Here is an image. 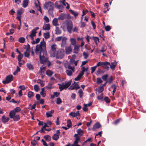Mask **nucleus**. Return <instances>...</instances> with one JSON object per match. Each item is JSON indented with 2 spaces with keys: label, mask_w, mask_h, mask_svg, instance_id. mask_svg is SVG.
Instances as JSON below:
<instances>
[{
  "label": "nucleus",
  "mask_w": 146,
  "mask_h": 146,
  "mask_svg": "<svg viewBox=\"0 0 146 146\" xmlns=\"http://www.w3.org/2000/svg\"><path fill=\"white\" fill-rule=\"evenodd\" d=\"M46 43L44 41V39H43V41H42L40 42V44L39 45L38 44L36 45L35 50V52L37 54V52H39L40 49V54H42V53H44L45 54V51H46Z\"/></svg>",
  "instance_id": "obj_1"
},
{
  "label": "nucleus",
  "mask_w": 146,
  "mask_h": 146,
  "mask_svg": "<svg viewBox=\"0 0 146 146\" xmlns=\"http://www.w3.org/2000/svg\"><path fill=\"white\" fill-rule=\"evenodd\" d=\"M44 9L48 10V13L51 15L53 14L54 10V3L48 1L45 3L44 5Z\"/></svg>",
  "instance_id": "obj_2"
},
{
  "label": "nucleus",
  "mask_w": 146,
  "mask_h": 146,
  "mask_svg": "<svg viewBox=\"0 0 146 146\" xmlns=\"http://www.w3.org/2000/svg\"><path fill=\"white\" fill-rule=\"evenodd\" d=\"M47 54L46 51H45V54L44 53H42V54H40V60L41 63L44 64L47 61L48 59L46 57Z\"/></svg>",
  "instance_id": "obj_3"
},
{
  "label": "nucleus",
  "mask_w": 146,
  "mask_h": 146,
  "mask_svg": "<svg viewBox=\"0 0 146 146\" xmlns=\"http://www.w3.org/2000/svg\"><path fill=\"white\" fill-rule=\"evenodd\" d=\"M64 50L63 49H59L57 52L56 55L57 59H61L64 56Z\"/></svg>",
  "instance_id": "obj_4"
},
{
  "label": "nucleus",
  "mask_w": 146,
  "mask_h": 146,
  "mask_svg": "<svg viewBox=\"0 0 146 146\" xmlns=\"http://www.w3.org/2000/svg\"><path fill=\"white\" fill-rule=\"evenodd\" d=\"M71 81L65 83V84L62 83L61 84H59V89H60V91H62L64 89H66L69 87L71 84Z\"/></svg>",
  "instance_id": "obj_5"
},
{
  "label": "nucleus",
  "mask_w": 146,
  "mask_h": 146,
  "mask_svg": "<svg viewBox=\"0 0 146 146\" xmlns=\"http://www.w3.org/2000/svg\"><path fill=\"white\" fill-rule=\"evenodd\" d=\"M9 116L11 118L13 119V120L15 121H18L20 119V115H16L15 113H13V114L9 113Z\"/></svg>",
  "instance_id": "obj_6"
},
{
  "label": "nucleus",
  "mask_w": 146,
  "mask_h": 146,
  "mask_svg": "<svg viewBox=\"0 0 146 146\" xmlns=\"http://www.w3.org/2000/svg\"><path fill=\"white\" fill-rule=\"evenodd\" d=\"M13 80V76L11 75L7 76L5 79V80H3L2 83L4 84H8L10 82Z\"/></svg>",
  "instance_id": "obj_7"
},
{
  "label": "nucleus",
  "mask_w": 146,
  "mask_h": 146,
  "mask_svg": "<svg viewBox=\"0 0 146 146\" xmlns=\"http://www.w3.org/2000/svg\"><path fill=\"white\" fill-rule=\"evenodd\" d=\"M70 17L69 14L67 15L66 14L62 13L59 16L58 19L59 20H63L64 19H68Z\"/></svg>",
  "instance_id": "obj_8"
},
{
  "label": "nucleus",
  "mask_w": 146,
  "mask_h": 146,
  "mask_svg": "<svg viewBox=\"0 0 146 146\" xmlns=\"http://www.w3.org/2000/svg\"><path fill=\"white\" fill-rule=\"evenodd\" d=\"M24 10L23 8H21L19 10L17 11V16L16 17V19L19 21H20V19L21 17V15L24 12Z\"/></svg>",
  "instance_id": "obj_9"
},
{
  "label": "nucleus",
  "mask_w": 146,
  "mask_h": 146,
  "mask_svg": "<svg viewBox=\"0 0 146 146\" xmlns=\"http://www.w3.org/2000/svg\"><path fill=\"white\" fill-rule=\"evenodd\" d=\"M51 52L52 53V56L54 57L56 55V45L55 44H52L51 46Z\"/></svg>",
  "instance_id": "obj_10"
},
{
  "label": "nucleus",
  "mask_w": 146,
  "mask_h": 146,
  "mask_svg": "<svg viewBox=\"0 0 146 146\" xmlns=\"http://www.w3.org/2000/svg\"><path fill=\"white\" fill-rule=\"evenodd\" d=\"M67 38L65 37H63L62 39V42L61 44V46L62 48H64L66 46Z\"/></svg>",
  "instance_id": "obj_11"
},
{
  "label": "nucleus",
  "mask_w": 146,
  "mask_h": 146,
  "mask_svg": "<svg viewBox=\"0 0 146 146\" xmlns=\"http://www.w3.org/2000/svg\"><path fill=\"white\" fill-rule=\"evenodd\" d=\"M72 47L71 45L68 46L65 48V52L66 54H70L72 51Z\"/></svg>",
  "instance_id": "obj_12"
},
{
  "label": "nucleus",
  "mask_w": 146,
  "mask_h": 146,
  "mask_svg": "<svg viewBox=\"0 0 146 146\" xmlns=\"http://www.w3.org/2000/svg\"><path fill=\"white\" fill-rule=\"evenodd\" d=\"M110 65V63L108 62H104L103 67L106 70L109 69V66Z\"/></svg>",
  "instance_id": "obj_13"
},
{
  "label": "nucleus",
  "mask_w": 146,
  "mask_h": 146,
  "mask_svg": "<svg viewBox=\"0 0 146 146\" xmlns=\"http://www.w3.org/2000/svg\"><path fill=\"white\" fill-rule=\"evenodd\" d=\"M39 29L38 27H36L34 28L33 30H32L31 31V34L29 35V36H36V34L37 33V32L36 31Z\"/></svg>",
  "instance_id": "obj_14"
},
{
  "label": "nucleus",
  "mask_w": 146,
  "mask_h": 146,
  "mask_svg": "<svg viewBox=\"0 0 146 146\" xmlns=\"http://www.w3.org/2000/svg\"><path fill=\"white\" fill-rule=\"evenodd\" d=\"M21 110V108L19 107H16L13 110H11L9 113L13 114V113H15V114L17 112H20Z\"/></svg>",
  "instance_id": "obj_15"
},
{
  "label": "nucleus",
  "mask_w": 146,
  "mask_h": 146,
  "mask_svg": "<svg viewBox=\"0 0 146 146\" xmlns=\"http://www.w3.org/2000/svg\"><path fill=\"white\" fill-rule=\"evenodd\" d=\"M1 120L5 124L8 122L9 120V117H6L5 115H3L1 118Z\"/></svg>",
  "instance_id": "obj_16"
},
{
  "label": "nucleus",
  "mask_w": 146,
  "mask_h": 146,
  "mask_svg": "<svg viewBox=\"0 0 146 146\" xmlns=\"http://www.w3.org/2000/svg\"><path fill=\"white\" fill-rule=\"evenodd\" d=\"M101 125L100 123L98 122L96 123L93 126L92 129L93 131L95 130L96 129H98L100 127Z\"/></svg>",
  "instance_id": "obj_17"
},
{
  "label": "nucleus",
  "mask_w": 146,
  "mask_h": 146,
  "mask_svg": "<svg viewBox=\"0 0 146 146\" xmlns=\"http://www.w3.org/2000/svg\"><path fill=\"white\" fill-rule=\"evenodd\" d=\"M117 62L115 61L111 63V64H110V68L112 70H115V68L117 65Z\"/></svg>",
  "instance_id": "obj_18"
},
{
  "label": "nucleus",
  "mask_w": 146,
  "mask_h": 146,
  "mask_svg": "<svg viewBox=\"0 0 146 146\" xmlns=\"http://www.w3.org/2000/svg\"><path fill=\"white\" fill-rule=\"evenodd\" d=\"M50 25L49 24L44 25L43 27V29L44 30H49L50 29Z\"/></svg>",
  "instance_id": "obj_19"
},
{
  "label": "nucleus",
  "mask_w": 146,
  "mask_h": 146,
  "mask_svg": "<svg viewBox=\"0 0 146 146\" xmlns=\"http://www.w3.org/2000/svg\"><path fill=\"white\" fill-rule=\"evenodd\" d=\"M29 2V0H24L23 1L22 7L24 8L27 7Z\"/></svg>",
  "instance_id": "obj_20"
},
{
  "label": "nucleus",
  "mask_w": 146,
  "mask_h": 146,
  "mask_svg": "<svg viewBox=\"0 0 146 146\" xmlns=\"http://www.w3.org/2000/svg\"><path fill=\"white\" fill-rule=\"evenodd\" d=\"M40 94L43 97H45L46 94L44 91V88H43L41 89V91L40 92Z\"/></svg>",
  "instance_id": "obj_21"
},
{
  "label": "nucleus",
  "mask_w": 146,
  "mask_h": 146,
  "mask_svg": "<svg viewBox=\"0 0 146 146\" xmlns=\"http://www.w3.org/2000/svg\"><path fill=\"white\" fill-rule=\"evenodd\" d=\"M26 66L30 70H33L34 69V67L32 64L29 63L27 64Z\"/></svg>",
  "instance_id": "obj_22"
},
{
  "label": "nucleus",
  "mask_w": 146,
  "mask_h": 146,
  "mask_svg": "<svg viewBox=\"0 0 146 146\" xmlns=\"http://www.w3.org/2000/svg\"><path fill=\"white\" fill-rule=\"evenodd\" d=\"M59 135L57 134H54L52 137V139L53 140L56 141L59 138Z\"/></svg>",
  "instance_id": "obj_23"
},
{
  "label": "nucleus",
  "mask_w": 146,
  "mask_h": 146,
  "mask_svg": "<svg viewBox=\"0 0 146 146\" xmlns=\"http://www.w3.org/2000/svg\"><path fill=\"white\" fill-rule=\"evenodd\" d=\"M70 13L72 15H73L75 18H76L77 16L78 15V12L72 10H70Z\"/></svg>",
  "instance_id": "obj_24"
},
{
  "label": "nucleus",
  "mask_w": 146,
  "mask_h": 146,
  "mask_svg": "<svg viewBox=\"0 0 146 146\" xmlns=\"http://www.w3.org/2000/svg\"><path fill=\"white\" fill-rule=\"evenodd\" d=\"M44 138L47 142L50 141L51 139L50 136L48 135H45L44 137Z\"/></svg>",
  "instance_id": "obj_25"
},
{
  "label": "nucleus",
  "mask_w": 146,
  "mask_h": 146,
  "mask_svg": "<svg viewBox=\"0 0 146 146\" xmlns=\"http://www.w3.org/2000/svg\"><path fill=\"white\" fill-rule=\"evenodd\" d=\"M70 40L72 45L74 46L76 45V39L74 38H71L70 39Z\"/></svg>",
  "instance_id": "obj_26"
},
{
  "label": "nucleus",
  "mask_w": 146,
  "mask_h": 146,
  "mask_svg": "<svg viewBox=\"0 0 146 146\" xmlns=\"http://www.w3.org/2000/svg\"><path fill=\"white\" fill-rule=\"evenodd\" d=\"M58 19L56 18H54L52 21V23L53 25L57 26L58 25Z\"/></svg>",
  "instance_id": "obj_27"
},
{
  "label": "nucleus",
  "mask_w": 146,
  "mask_h": 146,
  "mask_svg": "<svg viewBox=\"0 0 146 146\" xmlns=\"http://www.w3.org/2000/svg\"><path fill=\"white\" fill-rule=\"evenodd\" d=\"M111 88H113V90L112 91L113 95L114 96V94L116 92V90L117 89V86L115 84H113L111 86Z\"/></svg>",
  "instance_id": "obj_28"
},
{
  "label": "nucleus",
  "mask_w": 146,
  "mask_h": 146,
  "mask_svg": "<svg viewBox=\"0 0 146 146\" xmlns=\"http://www.w3.org/2000/svg\"><path fill=\"white\" fill-rule=\"evenodd\" d=\"M55 34L57 35H60L61 33V31L59 29V27H56L55 30Z\"/></svg>",
  "instance_id": "obj_29"
},
{
  "label": "nucleus",
  "mask_w": 146,
  "mask_h": 146,
  "mask_svg": "<svg viewBox=\"0 0 146 146\" xmlns=\"http://www.w3.org/2000/svg\"><path fill=\"white\" fill-rule=\"evenodd\" d=\"M96 90H97L98 92L100 93L104 91V88L102 86H100L98 87V88H96Z\"/></svg>",
  "instance_id": "obj_30"
},
{
  "label": "nucleus",
  "mask_w": 146,
  "mask_h": 146,
  "mask_svg": "<svg viewBox=\"0 0 146 146\" xmlns=\"http://www.w3.org/2000/svg\"><path fill=\"white\" fill-rule=\"evenodd\" d=\"M67 74L69 76H71L72 75V72H73L72 70H67L66 71Z\"/></svg>",
  "instance_id": "obj_31"
},
{
  "label": "nucleus",
  "mask_w": 146,
  "mask_h": 146,
  "mask_svg": "<svg viewBox=\"0 0 146 146\" xmlns=\"http://www.w3.org/2000/svg\"><path fill=\"white\" fill-rule=\"evenodd\" d=\"M46 74L48 76H51L53 74V72L52 71L48 70L46 72Z\"/></svg>",
  "instance_id": "obj_32"
},
{
  "label": "nucleus",
  "mask_w": 146,
  "mask_h": 146,
  "mask_svg": "<svg viewBox=\"0 0 146 146\" xmlns=\"http://www.w3.org/2000/svg\"><path fill=\"white\" fill-rule=\"evenodd\" d=\"M77 132L78 134L81 136H82L83 135V131L81 129H78L77 130Z\"/></svg>",
  "instance_id": "obj_33"
},
{
  "label": "nucleus",
  "mask_w": 146,
  "mask_h": 146,
  "mask_svg": "<svg viewBox=\"0 0 146 146\" xmlns=\"http://www.w3.org/2000/svg\"><path fill=\"white\" fill-rule=\"evenodd\" d=\"M83 76V75L80 73L78 76L74 78V80L75 81L79 80Z\"/></svg>",
  "instance_id": "obj_34"
},
{
  "label": "nucleus",
  "mask_w": 146,
  "mask_h": 146,
  "mask_svg": "<svg viewBox=\"0 0 146 146\" xmlns=\"http://www.w3.org/2000/svg\"><path fill=\"white\" fill-rule=\"evenodd\" d=\"M34 93L31 91L29 92L28 94V97L30 98L33 97L34 96Z\"/></svg>",
  "instance_id": "obj_35"
},
{
  "label": "nucleus",
  "mask_w": 146,
  "mask_h": 146,
  "mask_svg": "<svg viewBox=\"0 0 146 146\" xmlns=\"http://www.w3.org/2000/svg\"><path fill=\"white\" fill-rule=\"evenodd\" d=\"M67 127L68 128H70L72 126V123L71 122V120L70 119H68L67 121Z\"/></svg>",
  "instance_id": "obj_36"
},
{
  "label": "nucleus",
  "mask_w": 146,
  "mask_h": 146,
  "mask_svg": "<svg viewBox=\"0 0 146 146\" xmlns=\"http://www.w3.org/2000/svg\"><path fill=\"white\" fill-rule=\"evenodd\" d=\"M43 36L46 39H48L50 38V35L49 32L47 33H44L43 34Z\"/></svg>",
  "instance_id": "obj_37"
},
{
  "label": "nucleus",
  "mask_w": 146,
  "mask_h": 146,
  "mask_svg": "<svg viewBox=\"0 0 146 146\" xmlns=\"http://www.w3.org/2000/svg\"><path fill=\"white\" fill-rule=\"evenodd\" d=\"M18 41L21 43H23L25 41V38L24 37H21L19 39Z\"/></svg>",
  "instance_id": "obj_38"
},
{
  "label": "nucleus",
  "mask_w": 146,
  "mask_h": 146,
  "mask_svg": "<svg viewBox=\"0 0 146 146\" xmlns=\"http://www.w3.org/2000/svg\"><path fill=\"white\" fill-rule=\"evenodd\" d=\"M23 54H19V55L18 56V60L19 62H20L21 61V59L22 58L23 56Z\"/></svg>",
  "instance_id": "obj_39"
},
{
  "label": "nucleus",
  "mask_w": 146,
  "mask_h": 146,
  "mask_svg": "<svg viewBox=\"0 0 146 146\" xmlns=\"http://www.w3.org/2000/svg\"><path fill=\"white\" fill-rule=\"evenodd\" d=\"M79 95L80 98H82L83 96V92L81 89H80L78 91Z\"/></svg>",
  "instance_id": "obj_40"
},
{
  "label": "nucleus",
  "mask_w": 146,
  "mask_h": 146,
  "mask_svg": "<svg viewBox=\"0 0 146 146\" xmlns=\"http://www.w3.org/2000/svg\"><path fill=\"white\" fill-rule=\"evenodd\" d=\"M103 82L101 80V78H98L97 79V80H96V83L98 84H99L100 83H101Z\"/></svg>",
  "instance_id": "obj_41"
},
{
  "label": "nucleus",
  "mask_w": 146,
  "mask_h": 146,
  "mask_svg": "<svg viewBox=\"0 0 146 146\" xmlns=\"http://www.w3.org/2000/svg\"><path fill=\"white\" fill-rule=\"evenodd\" d=\"M93 38L96 44H97V41H98V42H99V38L97 37H93Z\"/></svg>",
  "instance_id": "obj_42"
},
{
  "label": "nucleus",
  "mask_w": 146,
  "mask_h": 146,
  "mask_svg": "<svg viewBox=\"0 0 146 146\" xmlns=\"http://www.w3.org/2000/svg\"><path fill=\"white\" fill-rule=\"evenodd\" d=\"M104 100L108 104L110 102V99L108 97H105Z\"/></svg>",
  "instance_id": "obj_43"
},
{
  "label": "nucleus",
  "mask_w": 146,
  "mask_h": 146,
  "mask_svg": "<svg viewBox=\"0 0 146 146\" xmlns=\"http://www.w3.org/2000/svg\"><path fill=\"white\" fill-rule=\"evenodd\" d=\"M62 102L61 99L60 98H58L56 99V103L57 104H60Z\"/></svg>",
  "instance_id": "obj_44"
},
{
  "label": "nucleus",
  "mask_w": 146,
  "mask_h": 146,
  "mask_svg": "<svg viewBox=\"0 0 146 146\" xmlns=\"http://www.w3.org/2000/svg\"><path fill=\"white\" fill-rule=\"evenodd\" d=\"M113 80L112 76H111L108 79V80L106 81L107 82V83H108L109 84H110L112 82Z\"/></svg>",
  "instance_id": "obj_45"
},
{
  "label": "nucleus",
  "mask_w": 146,
  "mask_h": 146,
  "mask_svg": "<svg viewBox=\"0 0 146 146\" xmlns=\"http://www.w3.org/2000/svg\"><path fill=\"white\" fill-rule=\"evenodd\" d=\"M104 63V62H98L96 66L97 67V66H102L103 67Z\"/></svg>",
  "instance_id": "obj_46"
},
{
  "label": "nucleus",
  "mask_w": 146,
  "mask_h": 146,
  "mask_svg": "<svg viewBox=\"0 0 146 146\" xmlns=\"http://www.w3.org/2000/svg\"><path fill=\"white\" fill-rule=\"evenodd\" d=\"M34 89L36 92H37L39 90V88L37 85L36 84L34 86Z\"/></svg>",
  "instance_id": "obj_47"
},
{
  "label": "nucleus",
  "mask_w": 146,
  "mask_h": 146,
  "mask_svg": "<svg viewBox=\"0 0 146 146\" xmlns=\"http://www.w3.org/2000/svg\"><path fill=\"white\" fill-rule=\"evenodd\" d=\"M96 68L97 67L96 66H94L92 67L91 68V74H92L95 71Z\"/></svg>",
  "instance_id": "obj_48"
},
{
  "label": "nucleus",
  "mask_w": 146,
  "mask_h": 146,
  "mask_svg": "<svg viewBox=\"0 0 146 146\" xmlns=\"http://www.w3.org/2000/svg\"><path fill=\"white\" fill-rule=\"evenodd\" d=\"M67 28L68 32L70 34L71 33L72 27H67Z\"/></svg>",
  "instance_id": "obj_49"
},
{
  "label": "nucleus",
  "mask_w": 146,
  "mask_h": 146,
  "mask_svg": "<svg viewBox=\"0 0 146 146\" xmlns=\"http://www.w3.org/2000/svg\"><path fill=\"white\" fill-rule=\"evenodd\" d=\"M80 138L79 137H76L75 140L74 142V144H77L78 143V141H80Z\"/></svg>",
  "instance_id": "obj_50"
},
{
  "label": "nucleus",
  "mask_w": 146,
  "mask_h": 146,
  "mask_svg": "<svg viewBox=\"0 0 146 146\" xmlns=\"http://www.w3.org/2000/svg\"><path fill=\"white\" fill-rule=\"evenodd\" d=\"M108 76L107 74H106L102 76V78L104 81H106L107 79Z\"/></svg>",
  "instance_id": "obj_51"
},
{
  "label": "nucleus",
  "mask_w": 146,
  "mask_h": 146,
  "mask_svg": "<svg viewBox=\"0 0 146 146\" xmlns=\"http://www.w3.org/2000/svg\"><path fill=\"white\" fill-rule=\"evenodd\" d=\"M63 37L62 36H60L57 37L55 38V41H60L62 39Z\"/></svg>",
  "instance_id": "obj_52"
},
{
  "label": "nucleus",
  "mask_w": 146,
  "mask_h": 146,
  "mask_svg": "<svg viewBox=\"0 0 146 146\" xmlns=\"http://www.w3.org/2000/svg\"><path fill=\"white\" fill-rule=\"evenodd\" d=\"M84 107L83 108V110L85 111H88V109L87 107V105L86 104H84Z\"/></svg>",
  "instance_id": "obj_53"
},
{
  "label": "nucleus",
  "mask_w": 146,
  "mask_h": 146,
  "mask_svg": "<svg viewBox=\"0 0 146 146\" xmlns=\"http://www.w3.org/2000/svg\"><path fill=\"white\" fill-rule=\"evenodd\" d=\"M46 117L48 118L52 116V115L50 113L49 111L46 112Z\"/></svg>",
  "instance_id": "obj_54"
},
{
  "label": "nucleus",
  "mask_w": 146,
  "mask_h": 146,
  "mask_svg": "<svg viewBox=\"0 0 146 146\" xmlns=\"http://www.w3.org/2000/svg\"><path fill=\"white\" fill-rule=\"evenodd\" d=\"M67 27H73L72 23L71 21H69L67 22Z\"/></svg>",
  "instance_id": "obj_55"
},
{
  "label": "nucleus",
  "mask_w": 146,
  "mask_h": 146,
  "mask_svg": "<svg viewBox=\"0 0 146 146\" xmlns=\"http://www.w3.org/2000/svg\"><path fill=\"white\" fill-rule=\"evenodd\" d=\"M81 70L82 71L80 73L83 75L85 72L86 71V68H85L84 67H83L82 68Z\"/></svg>",
  "instance_id": "obj_56"
},
{
  "label": "nucleus",
  "mask_w": 146,
  "mask_h": 146,
  "mask_svg": "<svg viewBox=\"0 0 146 146\" xmlns=\"http://www.w3.org/2000/svg\"><path fill=\"white\" fill-rule=\"evenodd\" d=\"M25 47H26V51L29 52V50H30L31 48L30 45L29 44H28L27 45H25Z\"/></svg>",
  "instance_id": "obj_57"
},
{
  "label": "nucleus",
  "mask_w": 146,
  "mask_h": 146,
  "mask_svg": "<svg viewBox=\"0 0 146 146\" xmlns=\"http://www.w3.org/2000/svg\"><path fill=\"white\" fill-rule=\"evenodd\" d=\"M97 99L99 100H102L103 99V94H102L98 96L97 97Z\"/></svg>",
  "instance_id": "obj_58"
},
{
  "label": "nucleus",
  "mask_w": 146,
  "mask_h": 146,
  "mask_svg": "<svg viewBox=\"0 0 146 146\" xmlns=\"http://www.w3.org/2000/svg\"><path fill=\"white\" fill-rule=\"evenodd\" d=\"M83 56H84V58L86 59L87 58L88 56V54L87 53H86L85 52H84L83 53Z\"/></svg>",
  "instance_id": "obj_59"
},
{
  "label": "nucleus",
  "mask_w": 146,
  "mask_h": 146,
  "mask_svg": "<svg viewBox=\"0 0 146 146\" xmlns=\"http://www.w3.org/2000/svg\"><path fill=\"white\" fill-rule=\"evenodd\" d=\"M44 19L45 20V22L48 23L49 22V19L46 16H44Z\"/></svg>",
  "instance_id": "obj_60"
},
{
  "label": "nucleus",
  "mask_w": 146,
  "mask_h": 146,
  "mask_svg": "<svg viewBox=\"0 0 146 146\" xmlns=\"http://www.w3.org/2000/svg\"><path fill=\"white\" fill-rule=\"evenodd\" d=\"M74 50H77V51L79 50V47H80L79 46H78V45H74Z\"/></svg>",
  "instance_id": "obj_61"
},
{
  "label": "nucleus",
  "mask_w": 146,
  "mask_h": 146,
  "mask_svg": "<svg viewBox=\"0 0 146 146\" xmlns=\"http://www.w3.org/2000/svg\"><path fill=\"white\" fill-rule=\"evenodd\" d=\"M104 7L105 9H107V11H108L109 9V4L108 3H106L104 5Z\"/></svg>",
  "instance_id": "obj_62"
},
{
  "label": "nucleus",
  "mask_w": 146,
  "mask_h": 146,
  "mask_svg": "<svg viewBox=\"0 0 146 146\" xmlns=\"http://www.w3.org/2000/svg\"><path fill=\"white\" fill-rule=\"evenodd\" d=\"M69 115L72 116L73 117H76V113L75 112H71L69 114Z\"/></svg>",
  "instance_id": "obj_63"
},
{
  "label": "nucleus",
  "mask_w": 146,
  "mask_h": 146,
  "mask_svg": "<svg viewBox=\"0 0 146 146\" xmlns=\"http://www.w3.org/2000/svg\"><path fill=\"white\" fill-rule=\"evenodd\" d=\"M28 51H26L24 52V55L26 57L28 58L30 55Z\"/></svg>",
  "instance_id": "obj_64"
}]
</instances>
